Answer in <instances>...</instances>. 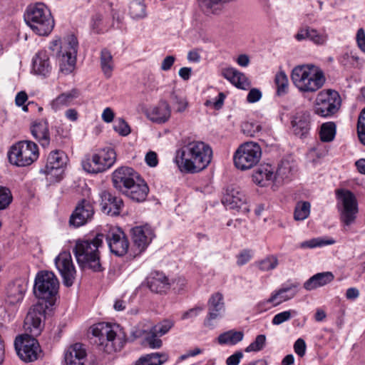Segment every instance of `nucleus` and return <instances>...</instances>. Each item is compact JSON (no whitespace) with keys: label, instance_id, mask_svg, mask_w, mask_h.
Listing matches in <instances>:
<instances>
[{"label":"nucleus","instance_id":"nucleus-1","mask_svg":"<svg viewBox=\"0 0 365 365\" xmlns=\"http://www.w3.org/2000/svg\"><path fill=\"white\" fill-rule=\"evenodd\" d=\"M48 307L43 302L33 305L24 319V329L26 333L15 339L16 353L25 362L36 361L41 353L39 344L35 337L38 336L43 329V320L45 319Z\"/></svg>","mask_w":365,"mask_h":365},{"label":"nucleus","instance_id":"nucleus-2","mask_svg":"<svg viewBox=\"0 0 365 365\" xmlns=\"http://www.w3.org/2000/svg\"><path fill=\"white\" fill-rule=\"evenodd\" d=\"M211 148L202 141H192L176 153L175 162L181 172L198 173L207 167L212 160Z\"/></svg>","mask_w":365,"mask_h":365},{"label":"nucleus","instance_id":"nucleus-3","mask_svg":"<svg viewBox=\"0 0 365 365\" xmlns=\"http://www.w3.org/2000/svg\"><path fill=\"white\" fill-rule=\"evenodd\" d=\"M293 84L302 93H314L326 82L324 71L319 66L307 63L295 66L291 73Z\"/></svg>","mask_w":365,"mask_h":365},{"label":"nucleus","instance_id":"nucleus-4","mask_svg":"<svg viewBox=\"0 0 365 365\" xmlns=\"http://www.w3.org/2000/svg\"><path fill=\"white\" fill-rule=\"evenodd\" d=\"M103 234H98L92 240L77 241L73 252L82 269L88 268L94 272L103 270L98 248L103 245Z\"/></svg>","mask_w":365,"mask_h":365},{"label":"nucleus","instance_id":"nucleus-5","mask_svg":"<svg viewBox=\"0 0 365 365\" xmlns=\"http://www.w3.org/2000/svg\"><path fill=\"white\" fill-rule=\"evenodd\" d=\"M24 17L26 24L39 36L48 35L53 29L54 20L43 3L28 6Z\"/></svg>","mask_w":365,"mask_h":365},{"label":"nucleus","instance_id":"nucleus-6","mask_svg":"<svg viewBox=\"0 0 365 365\" xmlns=\"http://www.w3.org/2000/svg\"><path fill=\"white\" fill-rule=\"evenodd\" d=\"M78 45V40L73 35L68 36L63 46L61 44L60 39L53 40L50 43L49 49L57 52V60L61 73L68 74L74 69Z\"/></svg>","mask_w":365,"mask_h":365},{"label":"nucleus","instance_id":"nucleus-7","mask_svg":"<svg viewBox=\"0 0 365 365\" xmlns=\"http://www.w3.org/2000/svg\"><path fill=\"white\" fill-rule=\"evenodd\" d=\"M58 288V280L52 272L41 271L37 274L34 288L36 297L45 300L51 306L56 299Z\"/></svg>","mask_w":365,"mask_h":365},{"label":"nucleus","instance_id":"nucleus-8","mask_svg":"<svg viewBox=\"0 0 365 365\" xmlns=\"http://www.w3.org/2000/svg\"><path fill=\"white\" fill-rule=\"evenodd\" d=\"M119 326L109 323H98L93 327L92 334L95 336L94 343L99 349L107 354L120 349L122 345H116L117 331ZM118 339H119L118 338ZM120 342L119 344H120Z\"/></svg>","mask_w":365,"mask_h":365},{"label":"nucleus","instance_id":"nucleus-9","mask_svg":"<svg viewBox=\"0 0 365 365\" xmlns=\"http://www.w3.org/2000/svg\"><path fill=\"white\" fill-rule=\"evenodd\" d=\"M38 155L37 145L30 140H23L15 143L8 152L9 162L18 167L31 165L38 159Z\"/></svg>","mask_w":365,"mask_h":365},{"label":"nucleus","instance_id":"nucleus-10","mask_svg":"<svg viewBox=\"0 0 365 365\" xmlns=\"http://www.w3.org/2000/svg\"><path fill=\"white\" fill-rule=\"evenodd\" d=\"M116 160L113 148L108 147L97 150L82 162L83 169L89 173H103L111 168Z\"/></svg>","mask_w":365,"mask_h":365},{"label":"nucleus","instance_id":"nucleus-11","mask_svg":"<svg viewBox=\"0 0 365 365\" xmlns=\"http://www.w3.org/2000/svg\"><path fill=\"white\" fill-rule=\"evenodd\" d=\"M262 156L260 146L253 142L242 144L235 151L233 160L235 167L241 170L251 169L256 165Z\"/></svg>","mask_w":365,"mask_h":365},{"label":"nucleus","instance_id":"nucleus-12","mask_svg":"<svg viewBox=\"0 0 365 365\" xmlns=\"http://www.w3.org/2000/svg\"><path fill=\"white\" fill-rule=\"evenodd\" d=\"M341 106V97L333 90L320 91L314 103V113L322 117H329L335 114Z\"/></svg>","mask_w":365,"mask_h":365},{"label":"nucleus","instance_id":"nucleus-13","mask_svg":"<svg viewBox=\"0 0 365 365\" xmlns=\"http://www.w3.org/2000/svg\"><path fill=\"white\" fill-rule=\"evenodd\" d=\"M336 197L341 206L339 207L340 219L345 226L353 224L356 218L358 205L354 195L348 190H337Z\"/></svg>","mask_w":365,"mask_h":365},{"label":"nucleus","instance_id":"nucleus-14","mask_svg":"<svg viewBox=\"0 0 365 365\" xmlns=\"http://www.w3.org/2000/svg\"><path fill=\"white\" fill-rule=\"evenodd\" d=\"M67 157L65 153L60 150L51 151L46 158L45 166L40 170V173L51 175L55 180L61 178L63 168L66 164Z\"/></svg>","mask_w":365,"mask_h":365},{"label":"nucleus","instance_id":"nucleus-15","mask_svg":"<svg viewBox=\"0 0 365 365\" xmlns=\"http://www.w3.org/2000/svg\"><path fill=\"white\" fill-rule=\"evenodd\" d=\"M55 265L63 278V284L68 287L73 284L76 271L69 252H61L55 259Z\"/></svg>","mask_w":365,"mask_h":365},{"label":"nucleus","instance_id":"nucleus-16","mask_svg":"<svg viewBox=\"0 0 365 365\" xmlns=\"http://www.w3.org/2000/svg\"><path fill=\"white\" fill-rule=\"evenodd\" d=\"M222 203L229 209L237 210L243 213L250 211L246 195L239 187L229 186L222 198Z\"/></svg>","mask_w":365,"mask_h":365},{"label":"nucleus","instance_id":"nucleus-17","mask_svg":"<svg viewBox=\"0 0 365 365\" xmlns=\"http://www.w3.org/2000/svg\"><path fill=\"white\" fill-rule=\"evenodd\" d=\"M207 307L208 314L204 321V325L213 329L215 326V320L221 318L225 309L222 294L220 292L212 294L207 302Z\"/></svg>","mask_w":365,"mask_h":365},{"label":"nucleus","instance_id":"nucleus-18","mask_svg":"<svg viewBox=\"0 0 365 365\" xmlns=\"http://www.w3.org/2000/svg\"><path fill=\"white\" fill-rule=\"evenodd\" d=\"M94 215L93 203L86 199L81 200L77 204L71 214L69 223L75 227H81L91 220Z\"/></svg>","mask_w":365,"mask_h":365},{"label":"nucleus","instance_id":"nucleus-19","mask_svg":"<svg viewBox=\"0 0 365 365\" xmlns=\"http://www.w3.org/2000/svg\"><path fill=\"white\" fill-rule=\"evenodd\" d=\"M140 175L130 167H120L113 173V185L114 187L123 193Z\"/></svg>","mask_w":365,"mask_h":365},{"label":"nucleus","instance_id":"nucleus-20","mask_svg":"<svg viewBox=\"0 0 365 365\" xmlns=\"http://www.w3.org/2000/svg\"><path fill=\"white\" fill-rule=\"evenodd\" d=\"M110 250L116 256L125 255L128 250L129 242L125 233L120 228L111 229L106 235Z\"/></svg>","mask_w":365,"mask_h":365},{"label":"nucleus","instance_id":"nucleus-21","mask_svg":"<svg viewBox=\"0 0 365 365\" xmlns=\"http://www.w3.org/2000/svg\"><path fill=\"white\" fill-rule=\"evenodd\" d=\"M293 133L300 138L309 133L312 125V114L306 110H297L290 118Z\"/></svg>","mask_w":365,"mask_h":365},{"label":"nucleus","instance_id":"nucleus-22","mask_svg":"<svg viewBox=\"0 0 365 365\" xmlns=\"http://www.w3.org/2000/svg\"><path fill=\"white\" fill-rule=\"evenodd\" d=\"M134 245L139 253L144 251L155 237L153 230L148 225L136 226L130 230Z\"/></svg>","mask_w":365,"mask_h":365},{"label":"nucleus","instance_id":"nucleus-23","mask_svg":"<svg viewBox=\"0 0 365 365\" xmlns=\"http://www.w3.org/2000/svg\"><path fill=\"white\" fill-rule=\"evenodd\" d=\"M101 210L110 216L118 215L123 207V202L121 198L112 195L109 191L104 190L101 192Z\"/></svg>","mask_w":365,"mask_h":365},{"label":"nucleus","instance_id":"nucleus-24","mask_svg":"<svg viewBox=\"0 0 365 365\" xmlns=\"http://www.w3.org/2000/svg\"><path fill=\"white\" fill-rule=\"evenodd\" d=\"M299 283H293L289 286L283 287L279 290L272 293L271 297L265 302H261L258 307H261L267 303H273L274 306L280 304L281 303L292 299L297 294V289Z\"/></svg>","mask_w":365,"mask_h":365},{"label":"nucleus","instance_id":"nucleus-25","mask_svg":"<svg viewBox=\"0 0 365 365\" xmlns=\"http://www.w3.org/2000/svg\"><path fill=\"white\" fill-rule=\"evenodd\" d=\"M149 192V188L143 179L140 176L135 180L134 183L130 185L129 188L123 192L132 200L140 202L145 200Z\"/></svg>","mask_w":365,"mask_h":365},{"label":"nucleus","instance_id":"nucleus-26","mask_svg":"<svg viewBox=\"0 0 365 365\" xmlns=\"http://www.w3.org/2000/svg\"><path fill=\"white\" fill-rule=\"evenodd\" d=\"M148 287L153 292L166 293L170 288V282L162 272H154L147 279Z\"/></svg>","mask_w":365,"mask_h":365},{"label":"nucleus","instance_id":"nucleus-27","mask_svg":"<svg viewBox=\"0 0 365 365\" xmlns=\"http://www.w3.org/2000/svg\"><path fill=\"white\" fill-rule=\"evenodd\" d=\"M32 135L38 140L42 147L46 148L50 143L48 123L46 120L34 121L31 126Z\"/></svg>","mask_w":365,"mask_h":365},{"label":"nucleus","instance_id":"nucleus-28","mask_svg":"<svg viewBox=\"0 0 365 365\" xmlns=\"http://www.w3.org/2000/svg\"><path fill=\"white\" fill-rule=\"evenodd\" d=\"M27 289L26 283L21 279H17L8 284L6 288L7 300L11 304L21 302Z\"/></svg>","mask_w":365,"mask_h":365},{"label":"nucleus","instance_id":"nucleus-29","mask_svg":"<svg viewBox=\"0 0 365 365\" xmlns=\"http://www.w3.org/2000/svg\"><path fill=\"white\" fill-rule=\"evenodd\" d=\"M171 114L170 105L165 100H161L158 104L154 106L148 114L149 119L156 123L167 122Z\"/></svg>","mask_w":365,"mask_h":365},{"label":"nucleus","instance_id":"nucleus-30","mask_svg":"<svg viewBox=\"0 0 365 365\" xmlns=\"http://www.w3.org/2000/svg\"><path fill=\"white\" fill-rule=\"evenodd\" d=\"M86 357L83 345L76 343L72 345L65 354L66 365H85Z\"/></svg>","mask_w":365,"mask_h":365},{"label":"nucleus","instance_id":"nucleus-31","mask_svg":"<svg viewBox=\"0 0 365 365\" xmlns=\"http://www.w3.org/2000/svg\"><path fill=\"white\" fill-rule=\"evenodd\" d=\"M334 275L331 272H319L314 274L304 283V288L307 291L315 289L331 282Z\"/></svg>","mask_w":365,"mask_h":365},{"label":"nucleus","instance_id":"nucleus-32","mask_svg":"<svg viewBox=\"0 0 365 365\" xmlns=\"http://www.w3.org/2000/svg\"><path fill=\"white\" fill-rule=\"evenodd\" d=\"M274 168L269 164L261 165L252 174L253 181L259 186H265L267 182L275 180Z\"/></svg>","mask_w":365,"mask_h":365},{"label":"nucleus","instance_id":"nucleus-33","mask_svg":"<svg viewBox=\"0 0 365 365\" xmlns=\"http://www.w3.org/2000/svg\"><path fill=\"white\" fill-rule=\"evenodd\" d=\"M33 69L35 73L46 76L51 71L49 56L46 51L38 52L33 60Z\"/></svg>","mask_w":365,"mask_h":365},{"label":"nucleus","instance_id":"nucleus-34","mask_svg":"<svg viewBox=\"0 0 365 365\" xmlns=\"http://www.w3.org/2000/svg\"><path fill=\"white\" fill-rule=\"evenodd\" d=\"M78 96L79 92L77 89H72L70 91L63 93L51 102V108L56 111L64 106L71 105Z\"/></svg>","mask_w":365,"mask_h":365},{"label":"nucleus","instance_id":"nucleus-35","mask_svg":"<svg viewBox=\"0 0 365 365\" xmlns=\"http://www.w3.org/2000/svg\"><path fill=\"white\" fill-rule=\"evenodd\" d=\"M168 360L165 353H151L138 359L135 365H162Z\"/></svg>","mask_w":365,"mask_h":365},{"label":"nucleus","instance_id":"nucleus-36","mask_svg":"<svg viewBox=\"0 0 365 365\" xmlns=\"http://www.w3.org/2000/svg\"><path fill=\"white\" fill-rule=\"evenodd\" d=\"M100 64L101 70L107 78L112 76L114 68V61L110 51L107 48H103L101 51Z\"/></svg>","mask_w":365,"mask_h":365},{"label":"nucleus","instance_id":"nucleus-37","mask_svg":"<svg viewBox=\"0 0 365 365\" xmlns=\"http://www.w3.org/2000/svg\"><path fill=\"white\" fill-rule=\"evenodd\" d=\"M294 170V165L288 160H282L279 164L277 169L274 171L275 179L282 180L289 179Z\"/></svg>","mask_w":365,"mask_h":365},{"label":"nucleus","instance_id":"nucleus-38","mask_svg":"<svg viewBox=\"0 0 365 365\" xmlns=\"http://www.w3.org/2000/svg\"><path fill=\"white\" fill-rule=\"evenodd\" d=\"M244 334L240 331L230 330L221 334L217 341L220 344L235 345L241 341L243 339Z\"/></svg>","mask_w":365,"mask_h":365},{"label":"nucleus","instance_id":"nucleus-39","mask_svg":"<svg viewBox=\"0 0 365 365\" xmlns=\"http://www.w3.org/2000/svg\"><path fill=\"white\" fill-rule=\"evenodd\" d=\"M279 264V261L275 255H268L264 259L255 262V265L262 272H268L274 269Z\"/></svg>","mask_w":365,"mask_h":365},{"label":"nucleus","instance_id":"nucleus-40","mask_svg":"<svg viewBox=\"0 0 365 365\" xmlns=\"http://www.w3.org/2000/svg\"><path fill=\"white\" fill-rule=\"evenodd\" d=\"M336 135V125L333 122L324 123L321 125L319 136L323 142H331Z\"/></svg>","mask_w":365,"mask_h":365},{"label":"nucleus","instance_id":"nucleus-41","mask_svg":"<svg viewBox=\"0 0 365 365\" xmlns=\"http://www.w3.org/2000/svg\"><path fill=\"white\" fill-rule=\"evenodd\" d=\"M129 14L133 19H143L146 16L145 6L142 0H135L130 2Z\"/></svg>","mask_w":365,"mask_h":365},{"label":"nucleus","instance_id":"nucleus-42","mask_svg":"<svg viewBox=\"0 0 365 365\" xmlns=\"http://www.w3.org/2000/svg\"><path fill=\"white\" fill-rule=\"evenodd\" d=\"M334 243L335 240L332 238L323 239L322 237H317L301 242L299 247L302 249H312L317 247L333 245Z\"/></svg>","mask_w":365,"mask_h":365},{"label":"nucleus","instance_id":"nucleus-43","mask_svg":"<svg viewBox=\"0 0 365 365\" xmlns=\"http://www.w3.org/2000/svg\"><path fill=\"white\" fill-rule=\"evenodd\" d=\"M274 83L278 96L284 95L287 92L289 81L284 71H280L275 75Z\"/></svg>","mask_w":365,"mask_h":365},{"label":"nucleus","instance_id":"nucleus-44","mask_svg":"<svg viewBox=\"0 0 365 365\" xmlns=\"http://www.w3.org/2000/svg\"><path fill=\"white\" fill-rule=\"evenodd\" d=\"M310 203L309 202H299L297 203L294 217L296 220H304L310 213Z\"/></svg>","mask_w":365,"mask_h":365},{"label":"nucleus","instance_id":"nucleus-45","mask_svg":"<svg viewBox=\"0 0 365 365\" xmlns=\"http://www.w3.org/2000/svg\"><path fill=\"white\" fill-rule=\"evenodd\" d=\"M365 61L360 58L358 56L350 53H344L341 58V63L344 66L350 65L351 67L356 68H361L364 66Z\"/></svg>","mask_w":365,"mask_h":365},{"label":"nucleus","instance_id":"nucleus-46","mask_svg":"<svg viewBox=\"0 0 365 365\" xmlns=\"http://www.w3.org/2000/svg\"><path fill=\"white\" fill-rule=\"evenodd\" d=\"M158 333L150 329L147 336L145 337V342L150 349H158L163 346V341L158 337Z\"/></svg>","mask_w":365,"mask_h":365},{"label":"nucleus","instance_id":"nucleus-47","mask_svg":"<svg viewBox=\"0 0 365 365\" xmlns=\"http://www.w3.org/2000/svg\"><path fill=\"white\" fill-rule=\"evenodd\" d=\"M357 133L360 142L365 145V107L358 117Z\"/></svg>","mask_w":365,"mask_h":365},{"label":"nucleus","instance_id":"nucleus-48","mask_svg":"<svg viewBox=\"0 0 365 365\" xmlns=\"http://www.w3.org/2000/svg\"><path fill=\"white\" fill-rule=\"evenodd\" d=\"M309 33V40L314 44L324 45L328 39V35L325 32L320 33L313 28L310 29Z\"/></svg>","mask_w":365,"mask_h":365},{"label":"nucleus","instance_id":"nucleus-49","mask_svg":"<svg viewBox=\"0 0 365 365\" xmlns=\"http://www.w3.org/2000/svg\"><path fill=\"white\" fill-rule=\"evenodd\" d=\"M266 342V336L264 334L257 336L255 340L245 348L246 352L259 351L262 350Z\"/></svg>","mask_w":365,"mask_h":365},{"label":"nucleus","instance_id":"nucleus-50","mask_svg":"<svg viewBox=\"0 0 365 365\" xmlns=\"http://www.w3.org/2000/svg\"><path fill=\"white\" fill-rule=\"evenodd\" d=\"M12 201V195L9 188L0 186V210L6 209Z\"/></svg>","mask_w":365,"mask_h":365},{"label":"nucleus","instance_id":"nucleus-51","mask_svg":"<svg viewBox=\"0 0 365 365\" xmlns=\"http://www.w3.org/2000/svg\"><path fill=\"white\" fill-rule=\"evenodd\" d=\"M174 322L170 319H165L158 324L153 326L151 329L158 334L159 336H163L168 333L169 330L173 327Z\"/></svg>","mask_w":365,"mask_h":365},{"label":"nucleus","instance_id":"nucleus-52","mask_svg":"<svg viewBox=\"0 0 365 365\" xmlns=\"http://www.w3.org/2000/svg\"><path fill=\"white\" fill-rule=\"evenodd\" d=\"M297 314V312L294 310L284 311L282 312L277 314L272 319V323L274 325H279L285 322L289 321L292 315Z\"/></svg>","mask_w":365,"mask_h":365},{"label":"nucleus","instance_id":"nucleus-53","mask_svg":"<svg viewBox=\"0 0 365 365\" xmlns=\"http://www.w3.org/2000/svg\"><path fill=\"white\" fill-rule=\"evenodd\" d=\"M239 73V71L232 67L224 68L221 71L222 76L233 85L237 83Z\"/></svg>","mask_w":365,"mask_h":365},{"label":"nucleus","instance_id":"nucleus-54","mask_svg":"<svg viewBox=\"0 0 365 365\" xmlns=\"http://www.w3.org/2000/svg\"><path fill=\"white\" fill-rule=\"evenodd\" d=\"M113 128L115 131L123 136H126L130 133V126L123 118H118L115 120Z\"/></svg>","mask_w":365,"mask_h":365},{"label":"nucleus","instance_id":"nucleus-55","mask_svg":"<svg viewBox=\"0 0 365 365\" xmlns=\"http://www.w3.org/2000/svg\"><path fill=\"white\" fill-rule=\"evenodd\" d=\"M253 257V252L251 250L245 249L240 252L236 256L237 264L240 267L248 263Z\"/></svg>","mask_w":365,"mask_h":365},{"label":"nucleus","instance_id":"nucleus-56","mask_svg":"<svg viewBox=\"0 0 365 365\" xmlns=\"http://www.w3.org/2000/svg\"><path fill=\"white\" fill-rule=\"evenodd\" d=\"M170 97L173 105L177 106V112L182 113L185 110L187 107V102L185 98L178 96L175 92H172Z\"/></svg>","mask_w":365,"mask_h":365},{"label":"nucleus","instance_id":"nucleus-57","mask_svg":"<svg viewBox=\"0 0 365 365\" xmlns=\"http://www.w3.org/2000/svg\"><path fill=\"white\" fill-rule=\"evenodd\" d=\"M235 86L239 88L247 90L250 87V82L243 73L240 72Z\"/></svg>","mask_w":365,"mask_h":365},{"label":"nucleus","instance_id":"nucleus-58","mask_svg":"<svg viewBox=\"0 0 365 365\" xmlns=\"http://www.w3.org/2000/svg\"><path fill=\"white\" fill-rule=\"evenodd\" d=\"M306 348L307 346L304 339L299 338L294 342V349L298 356L302 357L305 354Z\"/></svg>","mask_w":365,"mask_h":365},{"label":"nucleus","instance_id":"nucleus-59","mask_svg":"<svg viewBox=\"0 0 365 365\" xmlns=\"http://www.w3.org/2000/svg\"><path fill=\"white\" fill-rule=\"evenodd\" d=\"M357 46L359 49L365 53V31L364 29L360 28L358 29L356 36Z\"/></svg>","mask_w":365,"mask_h":365},{"label":"nucleus","instance_id":"nucleus-60","mask_svg":"<svg viewBox=\"0 0 365 365\" xmlns=\"http://www.w3.org/2000/svg\"><path fill=\"white\" fill-rule=\"evenodd\" d=\"M310 29L309 26H304L300 28L297 33L294 35V38L298 41H304L309 39V36H310Z\"/></svg>","mask_w":365,"mask_h":365},{"label":"nucleus","instance_id":"nucleus-61","mask_svg":"<svg viewBox=\"0 0 365 365\" xmlns=\"http://www.w3.org/2000/svg\"><path fill=\"white\" fill-rule=\"evenodd\" d=\"M262 98V93L257 88H252L247 94V101L253 103L259 101Z\"/></svg>","mask_w":365,"mask_h":365},{"label":"nucleus","instance_id":"nucleus-62","mask_svg":"<svg viewBox=\"0 0 365 365\" xmlns=\"http://www.w3.org/2000/svg\"><path fill=\"white\" fill-rule=\"evenodd\" d=\"M242 351H236L226 359L227 365H239L241 359L243 358Z\"/></svg>","mask_w":365,"mask_h":365},{"label":"nucleus","instance_id":"nucleus-63","mask_svg":"<svg viewBox=\"0 0 365 365\" xmlns=\"http://www.w3.org/2000/svg\"><path fill=\"white\" fill-rule=\"evenodd\" d=\"M145 160L146 164L151 168L157 166L158 163V155L154 151H149L145 155Z\"/></svg>","mask_w":365,"mask_h":365},{"label":"nucleus","instance_id":"nucleus-64","mask_svg":"<svg viewBox=\"0 0 365 365\" xmlns=\"http://www.w3.org/2000/svg\"><path fill=\"white\" fill-rule=\"evenodd\" d=\"M175 58L173 56H166L162 61L160 68L164 71H169L174 64Z\"/></svg>","mask_w":365,"mask_h":365}]
</instances>
